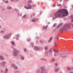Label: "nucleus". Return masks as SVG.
<instances>
[{
    "label": "nucleus",
    "instance_id": "obj_1",
    "mask_svg": "<svg viewBox=\"0 0 73 73\" xmlns=\"http://www.w3.org/2000/svg\"><path fill=\"white\" fill-rule=\"evenodd\" d=\"M68 13V11L66 9H60L56 12L54 14V17L53 19H54L58 17H64L67 15Z\"/></svg>",
    "mask_w": 73,
    "mask_h": 73
},
{
    "label": "nucleus",
    "instance_id": "obj_2",
    "mask_svg": "<svg viewBox=\"0 0 73 73\" xmlns=\"http://www.w3.org/2000/svg\"><path fill=\"white\" fill-rule=\"evenodd\" d=\"M17 53H19V51L16 50H14V51L13 52V54L14 56H16L17 54Z\"/></svg>",
    "mask_w": 73,
    "mask_h": 73
},
{
    "label": "nucleus",
    "instance_id": "obj_3",
    "mask_svg": "<svg viewBox=\"0 0 73 73\" xmlns=\"http://www.w3.org/2000/svg\"><path fill=\"white\" fill-rule=\"evenodd\" d=\"M66 27H68V25H65L61 29H60V31H63V30L66 29Z\"/></svg>",
    "mask_w": 73,
    "mask_h": 73
},
{
    "label": "nucleus",
    "instance_id": "obj_4",
    "mask_svg": "<svg viewBox=\"0 0 73 73\" xmlns=\"http://www.w3.org/2000/svg\"><path fill=\"white\" fill-rule=\"evenodd\" d=\"M25 8L27 9H31V8H32V6L30 5H29V7L25 6Z\"/></svg>",
    "mask_w": 73,
    "mask_h": 73
},
{
    "label": "nucleus",
    "instance_id": "obj_5",
    "mask_svg": "<svg viewBox=\"0 0 73 73\" xmlns=\"http://www.w3.org/2000/svg\"><path fill=\"white\" fill-rule=\"evenodd\" d=\"M12 66L13 67H14V68H15L16 69H18V68H17V66H15V64H12Z\"/></svg>",
    "mask_w": 73,
    "mask_h": 73
},
{
    "label": "nucleus",
    "instance_id": "obj_6",
    "mask_svg": "<svg viewBox=\"0 0 73 73\" xmlns=\"http://www.w3.org/2000/svg\"><path fill=\"white\" fill-rule=\"evenodd\" d=\"M36 20H38V19H33L32 20V21L33 22H35V21H36Z\"/></svg>",
    "mask_w": 73,
    "mask_h": 73
},
{
    "label": "nucleus",
    "instance_id": "obj_7",
    "mask_svg": "<svg viewBox=\"0 0 73 73\" xmlns=\"http://www.w3.org/2000/svg\"><path fill=\"white\" fill-rule=\"evenodd\" d=\"M48 27V26H44L43 27V29H46V28Z\"/></svg>",
    "mask_w": 73,
    "mask_h": 73
},
{
    "label": "nucleus",
    "instance_id": "obj_8",
    "mask_svg": "<svg viewBox=\"0 0 73 73\" xmlns=\"http://www.w3.org/2000/svg\"><path fill=\"white\" fill-rule=\"evenodd\" d=\"M5 72H4V73H7V72H8V69L5 68Z\"/></svg>",
    "mask_w": 73,
    "mask_h": 73
},
{
    "label": "nucleus",
    "instance_id": "obj_9",
    "mask_svg": "<svg viewBox=\"0 0 73 73\" xmlns=\"http://www.w3.org/2000/svg\"><path fill=\"white\" fill-rule=\"evenodd\" d=\"M0 58L1 60H4V58L3 57V56H1L0 57Z\"/></svg>",
    "mask_w": 73,
    "mask_h": 73
},
{
    "label": "nucleus",
    "instance_id": "obj_10",
    "mask_svg": "<svg viewBox=\"0 0 73 73\" xmlns=\"http://www.w3.org/2000/svg\"><path fill=\"white\" fill-rule=\"evenodd\" d=\"M59 70V68H56L55 69V70L56 72H57V71H58Z\"/></svg>",
    "mask_w": 73,
    "mask_h": 73
},
{
    "label": "nucleus",
    "instance_id": "obj_11",
    "mask_svg": "<svg viewBox=\"0 0 73 73\" xmlns=\"http://www.w3.org/2000/svg\"><path fill=\"white\" fill-rule=\"evenodd\" d=\"M7 9H11V7H7Z\"/></svg>",
    "mask_w": 73,
    "mask_h": 73
},
{
    "label": "nucleus",
    "instance_id": "obj_12",
    "mask_svg": "<svg viewBox=\"0 0 73 73\" xmlns=\"http://www.w3.org/2000/svg\"><path fill=\"white\" fill-rule=\"evenodd\" d=\"M52 40V37H51L50 39L48 41V42H50Z\"/></svg>",
    "mask_w": 73,
    "mask_h": 73
},
{
    "label": "nucleus",
    "instance_id": "obj_13",
    "mask_svg": "<svg viewBox=\"0 0 73 73\" xmlns=\"http://www.w3.org/2000/svg\"><path fill=\"white\" fill-rule=\"evenodd\" d=\"M35 49H36V50H38V49H39V48L37 47H35Z\"/></svg>",
    "mask_w": 73,
    "mask_h": 73
},
{
    "label": "nucleus",
    "instance_id": "obj_14",
    "mask_svg": "<svg viewBox=\"0 0 73 73\" xmlns=\"http://www.w3.org/2000/svg\"><path fill=\"white\" fill-rule=\"evenodd\" d=\"M21 58L22 60H24V58L23 56H22L21 57Z\"/></svg>",
    "mask_w": 73,
    "mask_h": 73
},
{
    "label": "nucleus",
    "instance_id": "obj_15",
    "mask_svg": "<svg viewBox=\"0 0 73 73\" xmlns=\"http://www.w3.org/2000/svg\"><path fill=\"white\" fill-rule=\"evenodd\" d=\"M49 52H52V49H50V50H49Z\"/></svg>",
    "mask_w": 73,
    "mask_h": 73
},
{
    "label": "nucleus",
    "instance_id": "obj_16",
    "mask_svg": "<svg viewBox=\"0 0 73 73\" xmlns=\"http://www.w3.org/2000/svg\"><path fill=\"white\" fill-rule=\"evenodd\" d=\"M4 38H8V37L7 36H4Z\"/></svg>",
    "mask_w": 73,
    "mask_h": 73
},
{
    "label": "nucleus",
    "instance_id": "obj_17",
    "mask_svg": "<svg viewBox=\"0 0 73 73\" xmlns=\"http://www.w3.org/2000/svg\"><path fill=\"white\" fill-rule=\"evenodd\" d=\"M56 25V24H54L53 25V27H55Z\"/></svg>",
    "mask_w": 73,
    "mask_h": 73
},
{
    "label": "nucleus",
    "instance_id": "obj_18",
    "mask_svg": "<svg viewBox=\"0 0 73 73\" xmlns=\"http://www.w3.org/2000/svg\"><path fill=\"white\" fill-rule=\"evenodd\" d=\"M54 52H58V51L55 50H54Z\"/></svg>",
    "mask_w": 73,
    "mask_h": 73
},
{
    "label": "nucleus",
    "instance_id": "obj_19",
    "mask_svg": "<svg viewBox=\"0 0 73 73\" xmlns=\"http://www.w3.org/2000/svg\"><path fill=\"white\" fill-rule=\"evenodd\" d=\"M67 69H68V70H70V68H69V67H67Z\"/></svg>",
    "mask_w": 73,
    "mask_h": 73
},
{
    "label": "nucleus",
    "instance_id": "obj_20",
    "mask_svg": "<svg viewBox=\"0 0 73 73\" xmlns=\"http://www.w3.org/2000/svg\"><path fill=\"white\" fill-rule=\"evenodd\" d=\"M11 43L13 45H14V42H12Z\"/></svg>",
    "mask_w": 73,
    "mask_h": 73
},
{
    "label": "nucleus",
    "instance_id": "obj_21",
    "mask_svg": "<svg viewBox=\"0 0 73 73\" xmlns=\"http://www.w3.org/2000/svg\"><path fill=\"white\" fill-rule=\"evenodd\" d=\"M54 46L56 47V46H57V44H55L54 45Z\"/></svg>",
    "mask_w": 73,
    "mask_h": 73
},
{
    "label": "nucleus",
    "instance_id": "obj_22",
    "mask_svg": "<svg viewBox=\"0 0 73 73\" xmlns=\"http://www.w3.org/2000/svg\"><path fill=\"white\" fill-rule=\"evenodd\" d=\"M45 49L46 50H47V49H48V47H46Z\"/></svg>",
    "mask_w": 73,
    "mask_h": 73
},
{
    "label": "nucleus",
    "instance_id": "obj_23",
    "mask_svg": "<svg viewBox=\"0 0 73 73\" xmlns=\"http://www.w3.org/2000/svg\"><path fill=\"white\" fill-rule=\"evenodd\" d=\"M26 50H27L26 49V48H25V49H24V51L25 52H26Z\"/></svg>",
    "mask_w": 73,
    "mask_h": 73
},
{
    "label": "nucleus",
    "instance_id": "obj_24",
    "mask_svg": "<svg viewBox=\"0 0 73 73\" xmlns=\"http://www.w3.org/2000/svg\"><path fill=\"white\" fill-rule=\"evenodd\" d=\"M58 27H60L61 26V25H58Z\"/></svg>",
    "mask_w": 73,
    "mask_h": 73
},
{
    "label": "nucleus",
    "instance_id": "obj_25",
    "mask_svg": "<svg viewBox=\"0 0 73 73\" xmlns=\"http://www.w3.org/2000/svg\"><path fill=\"white\" fill-rule=\"evenodd\" d=\"M5 2L6 3H8V1H5Z\"/></svg>",
    "mask_w": 73,
    "mask_h": 73
},
{
    "label": "nucleus",
    "instance_id": "obj_26",
    "mask_svg": "<svg viewBox=\"0 0 73 73\" xmlns=\"http://www.w3.org/2000/svg\"><path fill=\"white\" fill-rule=\"evenodd\" d=\"M26 16V15H24L23 16V17H25Z\"/></svg>",
    "mask_w": 73,
    "mask_h": 73
},
{
    "label": "nucleus",
    "instance_id": "obj_27",
    "mask_svg": "<svg viewBox=\"0 0 73 73\" xmlns=\"http://www.w3.org/2000/svg\"><path fill=\"white\" fill-rule=\"evenodd\" d=\"M71 19H73V16H71Z\"/></svg>",
    "mask_w": 73,
    "mask_h": 73
},
{
    "label": "nucleus",
    "instance_id": "obj_28",
    "mask_svg": "<svg viewBox=\"0 0 73 73\" xmlns=\"http://www.w3.org/2000/svg\"><path fill=\"white\" fill-rule=\"evenodd\" d=\"M11 1H13V0H10Z\"/></svg>",
    "mask_w": 73,
    "mask_h": 73
},
{
    "label": "nucleus",
    "instance_id": "obj_29",
    "mask_svg": "<svg viewBox=\"0 0 73 73\" xmlns=\"http://www.w3.org/2000/svg\"><path fill=\"white\" fill-rule=\"evenodd\" d=\"M54 59H52V61H54Z\"/></svg>",
    "mask_w": 73,
    "mask_h": 73
},
{
    "label": "nucleus",
    "instance_id": "obj_30",
    "mask_svg": "<svg viewBox=\"0 0 73 73\" xmlns=\"http://www.w3.org/2000/svg\"><path fill=\"white\" fill-rule=\"evenodd\" d=\"M71 22H73V20H72Z\"/></svg>",
    "mask_w": 73,
    "mask_h": 73
},
{
    "label": "nucleus",
    "instance_id": "obj_31",
    "mask_svg": "<svg viewBox=\"0 0 73 73\" xmlns=\"http://www.w3.org/2000/svg\"><path fill=\"white\" fill-rule=\"evenodd\" d=\"M54 6H55V5H53L54 7Z\"/></svg>",
    "mask_w": 73,
    "mask_h": 73
},
{
    "label": "nucleus",
    "instance_id": "obj_32",
    "mask_svg": "<svg viewBox=\"0 0 73 73\" xmlns=\"http://www.w3.org/2000/svg\"><path fill=\"white\" fill-rule=\"evenodd\" d=\"M1 72H3V71H1Z\"/></svg>",
    "mask_w": 73,
    "mask_h": 73
},
{
    "label": "nucleus",
    "instance_id": "obj_33",
    "mask_svg": "<svg viewBox=\"0 0 73 73\" xmlns=\"http://www.w3.org/2000/svg\"><path fill=\"white\" fill-rule=\"evenodd\" d=\"M68 0H65V1H68Z\"/></svg>",
    "mask_w": 73,
    "mask_h": 73
},
{
    "label": "nucleus",
    "instance_id": "obj_34",
    "mask_svg": "<svg viewBox=\"0 0 73 73\" xmlns=\"http://www.w3.org/2000/svg\"><path fill=\"white\" fill-rule=\"evenodd\" d=\"M4 72H6V71H5Z\"/></svg>",
    "mask_w": 73,
    "mask_h": 73
},
{
    "label": "nucleus",
    "instance_id": "obj_35",
    "mask_svg": "<svg viewBox=\"0 0 73 73\" xmlns=\"http://www.w3.org/2000/svg\"><path fill=\"white\" fill-rule=\"evenodd\" d=\"M32 45H33V43H32Z\"/></svg>",
    "mask_w": 73,
    "mask_h": 73
},
{
    "label": "nucleus",
    "instance_id": "obj_36",
    "mask_svg": "<svg viewBox=\"0 0 73 73\" xmlns=\"http://www.w3.org/2000/svg\"><path fill=\"white\" fill-rule=\"evenodd\" d=\"M60 0V1H62V0Z\"/></svg>",
    "mask_w": 73,
    "mask_h": 73
},
{
    "label": "nucleus",
    "instance_id": "obj_37",
    "mask_svg": "<svg viewBox=\"0 0 73 73\" xmlns=\"http://www.w3.org/2000/svg\"><path fill=\"white\" fill-rule=\"evenodd\" d=\"M58 36H59V35H58Z\"/></svg>",
    "mask_w": 73,
    "mask_h": 73
},
{
    "label": "nucleus",
    "instance_id": "obj_38",
    "mask_svg": "<svg viewBox=\"0 0 73 73\" xmlns=\"http://www.w3.org/2000/svg\"><path fill=\"white\" fill-rule=\"evenodd\" d=\"M60 73H62V72H60Z\"/></svg>",
    "mask_w": 73,
    "mask_h": 73
},
{
    "label": "nucleus",
    "instance_id": "obj_39",
    "mask_svg": "<svg viewBox=\"0 0 73 73\" xmlns=\"http://www.w3.org/2000/svg\"><path fill=\"white\" fill-rule=\"evenodd\" d=\"M30 2H31V1H30Z\"/></svg>",
    "mask_w": 73,
    "mask_h": 73
}]
</instances>
